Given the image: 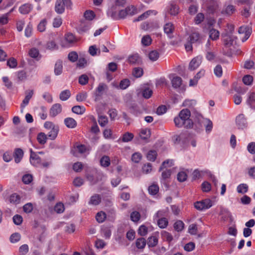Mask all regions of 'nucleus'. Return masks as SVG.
<instances>
[{
    "label": "nucleus",
    "instance_id": "obj_1",
    "mask_svg": "<svg viewBox=\"0 0 255 255\" xmlns=\"http://www.w3.org/2000/svg\"><path fill=\"white\" fill-rule=\"evenodd\" d=\"M191 116L190 111L187 109L182 110L179 113L178 116L174 119L175 126L178 128L184 127L186 128H193L194 124L190 119Z\"/></svg>",
    "mask_w": 255,
    "mask_h": 255
},
{
    "label": "nucleus",
    "instance_id": "obj_2",
    "mask_svg": "<svg viewBox=\"0 0 255 255\" xmlns=\"http://www.w3.org/2000/svg\"><path fill=\"white\" fill-rule=\"evenodd\" d=\"M72 3L71 0H56L55 5V10L58 14H62L67 9L72 8Z\"/></svg>",
    "mask_w": 255,
    "mask_h": 255
},
{
    "label": "nucleus",
    "instance_id": "obj_3",
    "mask_svg": "<svg viewBox=\"0 0 255 255\" xmlns=\"http://www.w3.org/2000/svg\"><path fill=\"white\" fill-rule=\"evenodd\" d=\"M204 6L209 14L214 13L218 8L219 0H202Z\"/></svg>",
    "mask_w": 255,
    "mask_h": 255
},
{
    "label": "nucleus",
    "instance_id": "obj_4",
    "mask_svg": "<svg viewBox=\"0 0 255 255\" xmlns=\"http://www.w3.org/2000/svg\"><path fill=\"white\" fill-rule=\"evenodd\" d=\"M201 123L204 124L205 127V130L207 133L210 132L213 128L212 122L209 119H204L202 116H200L198 118V126L195 128V129L197 131H200L202 130V126Z\"/></svg>",
    "mask_w": 255,
    "mask_h": 255
},
{
    "label": "nucleus",
    "instance_id": "obj_5",
    "mask_svg": "<svg viewBox=\"0 0 255 255\" xmlns=\"http://www.w3.org/2000/svg\"><path fill=\"white\" fill-rule=\"evenodd\" d=\"M90 150L91 148L89 146L76 143L74 145L72 152L74 156H78V154L84 155L89 154Z\"/></svg>",
    "mask_w": 255,
    "mask_h": 255
},
{
    "label": "nucleus",
    "instance_id": "obj_6",
    "mask_svg": "<svg viewBox=\"0 0 255 255\" xmlns=\"http://www.w3.org/2000/svg\"><path fill=\"white\" fill-rule=\"evenodd\" d=\"M200 34L198 32L194 31L189 36L187 42L185 44V48L187 51L192 50V44L198 42L200 39Z\"/></svg>",
    "mask_w": 255,
    "mask_h": 255
},
{
    "label": "nucleus",
    "instance_id": "obj_7",
    "mask_svg": "<svg viewBox=\"0 0 255 255\" xmlns=\"http://www.w3.org/2000/svg\"><path fill=\"white\" fill-rule=\"evenodd\" d=\"M212 202L210 199H206L194 203V206L197 210L203 211L212 206Z\"/></svg>",
    "mask_w": 255,
    "mask_h": 255
},
{
    "label": "nucleus",
    "instance_id": "obj_8",
    "mask_svg": "<svg viewBox=\"0 0 255 255\" xmlns=\"http://www.w3.org/2000/svg\"><path fill=\"white\" fill-rule=\"evenodd\" d=\"M108 89L107 85L103 83L99 84L94 93L95 101L100 100L105 91Z\"/></svg>",
    "mask_w": 255,
    "mask_h": 255
},
{
    "label": "nucleus",
    "instance_id": "obj_9",
    "mask_svg": "<svg viewBox=\"0 0 255 255\" xmlns=\"http://www.w3.org/2000/svg\"><path fill=\"white\" fill-rule=\"evenodd\" d=\"M30 155V162L31 164L35 167H39L41 165V159L37 153L32 151L31 149Z\"/></svg>",
    "mask_w": 255,
    "mask_h": 255
},
{
    "label": "nucleus",
    "instance_id": "obj_10",
    "mask_svg": "<svg viewBox=\"0 0 255 255\" xmlns=\"http://www.w3.org/2000/svg\"><path fill=\"white\" fill-rule=\"evenodd\" d=\"M236 123L238 128L244 129L248 126L247 119L244 114L239 115L236 119Z\"/></svg>",
    "mask_w": 255,
    "mask_h": 255
},
{
    "label": "nucleus",
    "instance_id": "obj_11",
    "mask_svg": "<svg viewBox=\"0 0 255 255\" xmlns=\"http://www.w3.org/2000/svg\"><path fill=\"white\" fill-rule=\"evenodd\" d=\"M238 33L239 34H245V36L242 39V41H246L250 36L252 33V29L248 26L243 25L239 28Z\"/></svg>",
    "mask_w": 255,
    "mask_h": 255
},
{
    "label": "nucleus",
    "instance_id": "obj_12",
    "mask_svg": "<svg viewBox=\"0 0 255 255\" xmlns=\"http://www.w3.org/2000/svg\"><path fill=\"white\" fill-rule=\"evenodd\" d=\"M238 2L242 4H245L246 5L245 6L243 11H242V15L246 17H248L250 15V7L252 4V2L250 0H238Z\"/></svg>",
    "mask_w": 255,
    "mask_h": 255
},
{
    "label": "nucleus",
    "instance_id": "obj_13",
    "mask_svg": "<svg viewBox=\"0 0 255 255\" xmlns=\"http://www.w3.org/2000/svg\"><path fill=\"white\" fill-rule=\"evenodd\" d=\"M202 60V57L201 56H197L192 59L189 63V68L190 70H194L197 69L201 64Z\"/></svg>",
    "mask_w": 255,
    "mask_h": 255
},
{
    "label": "nucleus",
    "instance_id": "obj_14",
    "mask_svg": "<svg viewBox=\"0 0 255 255\" xmlns=\"http://www.w3.org/2000/svg\"><path fill=\"white\" fill-rule=\"evenodd\" d=\"M33 90H30L25 92V97L20 105V108L22 110L29 103L30 99L33 95Z\"/></svg>",
    "mask_w": 255,
    "mask_h": 255
},
{
    "label": "nucleus",
    "instance_id": "obj_15",
    "mask_svg": "<svg viewBox=\"0 0 255 255\" xmlns=\"http://www.w3.org/2000/svg\"><path fill=\"white\" fill-rule=\"evenodd\" d=\"M62 111V107L60 104H55L52 106L50 110V115L55 117Z\"/></svg>",
    "mask_w": 255,
    "mask_h": 255
},
{
    "label": "nucleus",
    "instance_id": "obj_16",
    "mask_svg": "<svg viewBox=\"0 0 255 255\" xmlns=\"http://www.w3.org/2000/svg\"><path fill=\"white\" fill-rule=\"evenodd\" d=\"M222 36L224 38L225 44L229 46L232 45L234 39L236 38V37L232 35V34H230V33H223Z\"/></svg>",
    "mask_w": 255,
    "mask_h": 255
},
{
    "label": "nucleus",
    "instance_id": "obj_17",
    "mask_svg": "<svg viewBox=\"0 0 255 255\" xmlns=\"http://www.w3.org/2000/svg\"><path fill=\"white\" fill-rule=\"evenodd\" d=\"M173 30V25L170 22L166 23L164 26V31L169 38L173 37L172 33Z\"/></svg>",
    "mask_w": 255,
    "mask_h": 255
},
{
    "label": "nucleus",
    "instance_id": "obj_18",
    "mask_svg": "<svg viewBox=\"0 0 255 255\" xmlns=\"http://www.w3.org/2000/svg\"><path fill=\"white\" fill-rule=\"evenodd\" d=\"M33 8V6L29 3H25L19 7V11L22 14H28Z\"/></svg>",
    "mask_w": 255,
    "mask_h": 255
},
{
    "label": "nucleus",
    "instance_id": "obj_19",
    "mask_svg": "<svg viewBox=\"0 0 255 255\" xmlns=\"http://www.w3.org/2000/svg\"><path fill=\"white\" fill-rule=\"evenodd\" d=\"M157 13V12L155 10H149L146 11V12H144L142 14H141L140 16H139L137 18H135L133 19V22H137L140 20H142L146 18H147L149 15L153 14L154 15H155Z\"/></svg>",
    "mask_w": 255,
    "mask_h": 255
},
{
    "label": "nucleus",
    "instance_id": "obj_20",
    "mask_svg": "<svg viewBox=\"0 0 255 255\" xmlns=\"http://www.w3.org/2000/svg\"><path fill=\"white\" fill-rule=\"evenodd\" d=\"M23 156V151L21 148H16L14 150L13 157L15 163H18L20 162Z\"/></svg>",
    "mask_w": 255,
    "mask_h": 255
},
{
    "label": "nucleus",
    "instance_id": "obj_21",
    "mask_svg": "<svg viewBox=\"0 0 255 255\" xmlns=\"http://www.w3.org/2000/svg\"><path fill=\"white\" fill-rule=\"evenodd\" d=\"M128 61L131 64H139L141 60L138 54H134L128 57Z\"/></svg>",
    "mask_w": 255,
    "mask_h": 255
},
{
    "label": "nucleus",
    "instance_id": "obj_22",
    "mask_svg": "<svg viewBox=\"0 0 255 255\" xmlns=\"http://www.w3.org/2000/svg\"><path fill=\"white\" fill-rule=\"evenodd\" d=\"M101 234L106 239H109L112 235V231L110 227L103 226L101 228Z\"/></svg>",
    "mask_w": 255,
    "mask_h": 255
},
{
    "label": "nucleus",
    "instance_id": "obj_23",
    "mask_svg": "<svg viewBox=\"0 0 255 255\" xmlns=\"http://www.w3.org/2000/svg\"><path fill=\"white\" fill-rule=\"evenodd\" d=\"M182 82V80L181 78H180L179 76H174L171 79V83L172 87L175 88L177 89L181 86Z\"/></svg>",
    "mask_w": 255,
    "mask_h": 255
},
{
    "label": "nucleus",
    "instance_id": "obj_24",
    "mask_svg": "<svg viewBox=\"0 0 255 255\" xmlns=\"http://www.w3.org/2000/svg\"><path fill=\"white\" fill-rule=\"evenodd\" d=\"M64 124L68 128H73L77 126L76 121L72 118H67L64 120Z\"/></svg>",
    "mask_w": 255,
    "mask_h": 255
},
{
    "label": "nucleus",
    "instance_id": "obj_25",
    "mask_svg": "<svg viewBox=\"0 0 255 255\" xmlns=\"http://www.w3.org/2000/svg\"><path fill=\"white\" fill-rule=\"evenodd\" d=\"M179 7L175 3L171 2L168 7L169 12L171 15H176L178 13Z\"/></svg>",
    "mask_w": 255,
    "mask_h": 255
},
{
    "label": "nucleus",
    "instance_id": "obj_26",
    "mask_svg": "<svg viewBox=\"0 0 255 255\" xmlns=\"http://www.w3.org/2000/svg\"><path fill=\"white\" fill-rule=\"evenodd\" d=\"M58 131V126L55 127V128H53L52 129H50V131L48 132L47 134V136L50 139L54 140L57 136Z\"/></svg>",
    "mask_w": 255,
    "mask_h": 255
},
{
    "label": "nucleus",
    "instance_id": "obj_27",
    "mask_svg": "<svg viewBox=\"0 0 255 255\" xmlns=\"http://www.w3.org/2000/svg\"><path fill=\"white\" fill-rule=\"evenodd\" d=\"M63 66L62 62L61 61H58L56 62L54 67V73L58 76L60 75L62 72Z\"/></svg>",
    "mask_w": 255,
    "mask_h": 255
},
{
    "label": "nucleus",
    "instance_id": "obj_28",
    "mask_svg": "<svg viewBox=\"0 0 255 255\" xmlns=\"http://www.w3.org/2000/svg\"><path fill=\"white\" fill-rule=\"evenodd\" d=\"M101 198L100 196L98 194H95L91 197L89 203V204L93 205H97L101 202Z\"/></svg>",
    "mask_w": 255,
    "mask_h": 255
},
{
    "label": "nucleus",
    "instance_id": "obj_29",
    "mask_svg": "<svg viewBox=\"0 0 255 255\" xmlns=\"http://www.w3.org/2000/svg\"><path fill=\"white\" fill-rule=\"evenodd\" d=\"M9 200L11 203L17 205L20 202V197L17 194L13 193L9 196Z\"/></svg>",
    "mask_w": 255,
    "mask_h": 255
},
{
    "label": "nucleus",
    "instance_id": "obj_30",
    "mask_svg": "<svg viewBox=\"0 0 255 255\" xmlns=\"http://www.w3.org/2000/svg\"><path fill=\"white\" fill-rule=\"evenodd\" d=\"M158 242V238L156 236H151L147 239V245L149 247L156 246Z\"/></svg>",
    "mask_w": 255,
    "mask_h": 255
},
{
    "label": "nucleus",
    "instance_id": "obj_31",
    "mask_svg": "<svg viewBox=\"0 0 255 255\" xmlns=\"http://www.w3.org/2000/svg\"><path fill=\"white\" fill-rule=\"evenodd\" d=\"M86 111L84 107L80 106H75L72 108V111L78 115L83 114Z\"/></svg>",
    "mask_w": 255,
    "mask_h": 255
},
{
    "label": "nucleus",
    "instance_id": "obj_32",
    "mask_svg": "<svg viewBox=\"0 0 255 255\" xmlns=\"http://www.w3.org/2000/svg\"><path fill=\"white\" fill-rule=\"evenodd\" d=\"M146 242L145 239L143 238H140L136 240L135 242V245L137 248L138 249H143L145 248Z\"/></svg>",
    "mask_w": 255,
    "mask_h": 255
},
{
    "label": "nucleus",
    "instance_id": "obj_33",
    "mask_svg": "<svg viewBox=\"0 0 255 255\" xmlns=\"http://www.w3.org/2000/svg\"><path fill=\"white\" fill-rule=\"evenodd\" d=\"M71 96V93L69 90H65L62 91L59 95V98L63 101L68 100Z\"/></svg>",
    "mask_w": 255,
    "mask_h": 255
},
{
    "label": "nucleus",
    "instance_id": "obj_34",
    "mask_svg": "<svg viewBox=\"0 0 255 255\" xmlns=\"http://www.w3.org/2000/svg\"><path fill=\"white\" fill-rule=\"evenodd\" d=\"M47 139V135L43 132H40L37 136V140L41 144H44L46 143Z\"/></svg>",
    "mask_w": 255,
    "mask_h": 255
},
{
    "label": "nucleus",
    "instance_id": "obj_35",
    "mask_svg": "<svg viewBox=\"0 0 255 255\" xmlns=\"http://www.w3.org/2000/svg\"><path fill=\"white\" fill-rule=\"evenodd\" d=\"M168 224V220L165 218H161L157 220V225L161 229L165 228Z\"/></svg>",
    "mask_w": 255,
    "mask_h": 255
},
{
    "label": "nucleus",
    "instance_id": "obj_36",
    "mask_svg": "<svg viewBox=\"0 0 255 255\" xmlns=\"http://www.w3.org/2000/svg\"><path fill=\"white\" fill-rule=\"evenodd\" d=\"M128 15L132 16L138 13L137 9L133 5L127 6L126 8Z\"/></svg>",
    "mask_w": 255,
    "mask_h": 255
},
{
    "label": "nucleus",
    "instance_id": "obj_37",
    "mask_svg": "<svg viewBox=\"0 0 255 255\" xmlns=\"http://www.w3.org/2000/svg\"><path fill=\"white\" fill-rule=\"evenodd\" d=\"M134 137L133 134L129 132H127L123 135L122 141L124 142H128L131 141Z\"/></svg>",
    "mask_w": 255,
    "mask_h": 255
},
{
    "label": "nucleus",
    "instance_id": "obj_38",
    "mask_svg": "<svg viewBox=\"0 0 255 255\" xmlns=\"http://www.w3.org/2000/svg\"><path fill=\"white\" fill-rule=\"evenodd\" d=\"M101 166L107 167L110 165V159L108 156H104L100 159Z\"/></svg>",
    "mask_w": 255,
    "mask_h": 255
},
{
    "label": "nucleus",
    "instance_id": "obj_39",
    "mask_svg": "<svg viewBox=\"0 0 255 255\" xmlns=\"http://www.w3.org/2000/svg\"><path fill=\"white\" fill-rule=\"evenodd\" d=\"M21 235L18 233H15L11 235L9 238L10 242L11 243H16L20 241Z\"/></svg>",
    "mask_w": 255,
    "mask_h": 255
},
{
    "label": "nucleus",
    "instance_id": "obj_40",
    "mask_svg": "<svg viewBox=\"0 0 255 255\" xmlns=\"http://www.w3.org/2000/svg\"><path fill=\"white\" fill-rule=\"evenodd\" d=\"M248 190V186L246 184H239L237 188V192L239 193L244 194L247 192Z\"/></svg>",
    "mask_w": 255,
    "mask_h": 255
},
{
    "label": "nucleus",
    "instance_id": "obj_41",
    "mask_svg": "<svg viewBox=\"0 0 255 255\" xmlns=\"http://www.w3.org/2000/svg\"><path fill=\"white\" fill-rule=\"evenodd\" d=\"M159 57V53L156 50L150 51L148 54L149 59L152 61H156Z\"/></svg>",
    "mask_w": 255,
    "mask_h": 255
},
{
    "label": "nucleus",
    "instance_id": "obj_42",
    "mask_svg": "<svg viewBox=\"0 0 255 255\" xmlns=\"http://www.w3.org/2000/svg\"><path fill=\"white\" fill-rule=\"evenodd\" d=\"M98 122L101 127H104L108 123V119L106 116H99Z\"/></svg>",
    "mask_w": 255,
    "mask_h": 255
},
{
    "label": "nucleus",
    "instance_id": "obj_43",
    "mask_svg": "<svg viewBox=\"0 0 255 255\" xmlns=\"http://www.w3.org/2000/svg\"><path fill=\"white\" fill-rule=\"evenodd\" d=\"M106 218V215L105 212L102 211L98 212L96 216V220L99 223H103Z\"/></svg>",
    "mask_w": 255,
    "mask_h": 255
},
{
    "label": "nucleus",
    "instance_id": "obj_44",
    "mask_svg": "<svg viewBox=\"0 0 255 255\" xmlns=\"http://www.w3.org/2000/svg\"><path fill=\"white\" fill-rule=\"evenodd\" d=\"M159 191V187L157 185L152 184L148 187V192L150 195H156Z\"/></svg>",
    "mask_w": 255,
    "mask_h": 255
},
{
    "label": "nucleus",
    "instance_id": "obj_45",
    "mask_svg": "<svg viewBox=\"0 0 255 255\" xmlns=\"http://www.w3.org/2000/svg\"><path fill=\"white\" fill-rule=\"evenodd\" d=\"M150 130L147 129H142L139 133L140 138L142 139H147L150 136Z\"/></svg>",
    "mask_w": 255,
    "mask_h": 255
},
{
    "label": "nucleus",
    "instance_id": "obj_46",
    "mask_svg": "<svg viewBox=\"0 0 255 255\" xmlns=\"http://www.w3.org/2000/svg\"><path fill=\"white\" fill-rule=\"evenodd\" d=\"M205 18L204 14L203 13H198L194 18V22L196 24H199L203 21Z\"/></svg>",
    "mask_w": 255,
    "mask_h": 255
},
{
    "label": "nucleus",
    "instance_id": "obj_47",
    "mask_svg": "<svg viewBox=\"0 0 255 255\" xmlns=\"http://www.w3.org/2000/svg\"><path fill=\"white\" fill-rule=\"evenodd\" d=\"M157 152L155 150H150L148 152L146 157L148 160L154 161L156 158Z\"/></svg>",
    "mask_w": 255,
    "mask_h": 255
},
{
    "label": "nucleus",
    "instance_id": "obj_48",
    "mask_svg": "<svg viewBox=\"0 0 255 255\" xmlns=\"http://www.w3.org/2000/svg\"><path fill=\"white\" fill-rule=\"evenodd\" d=\"M17 65V62L16 60L13 57H11L7 60V65L10 68H16Z\"/></svg>",
    "mask_w": 255,
    "mask_h": 255
},
{
    "label": "nucleus",
    "instance_id": "obj_49",
    "mask_svg": "<svg viewBox=\"0 0 255 255\" xmlns=\"http://www.w3.org/2000/svg\"><path fill=\"white\" fill-rule=\"evenodd\" d=\"M253 81V77L250 75H245L243 78V82L246 85H251Z\"/></svg>",
    "mask_w": 255,
    "mask_h": 255
},
{
    "label": "nucleus",
    "instance_id": "obj_50",
    "mask_svg": "<svg viewBox=\"0 0 255 255\" xmlns=\"http://www.w3.org/2000/svg\"><path fill=\"white\" fill-rule=\"evenodd\" d=\"M201 188L203 192H208L211 189V185L209 182L204 181L201 184Z\"/></svg>",
    "mask_w": 255,
    "mask_h": 255
},
{
    "label": "nucleus",
    "instance_id": "obj_51",
    "mask_svg": "<svg viewBox=\"0 0 255 255\" xmlns=\"http://www.w3.org/2000/svg\"><path fill=\"white\" fill-rule=\"evenodd\" d=\"M219 32L215 29H212L210 30V35L209 37L211 39L213 40H215L219 38Z\"/></svg>",
    "mask_w": 255,
    "mask_h": 255
},
{
    "label": "nucleus",
    "instance_id": "obj_52",
    "mask_svg": "<svg viewBox=\"0 0 255 255\" xmlns=\"http://www.w3.org/2000/svg\"><path fill=\"white\" fill-rule=\"evenodd\" d=\"M184 223L181 221H177L174 224V228L177 232L181 231L184 228Z\"/></svg>",
    "mask_w": 255,
    "mask_h": 255
},
{
    "label": "nucleus",
    "instance_id": "obj_53",
    "mask_svg": "<svg viewBox=\"0 0 255 255\" xmlns=\"http://www.w3.org/2000/svg\"><path fill=\"white\" fill-rule=\"evenodd\" d=\"M68 58L70 61L74 62L78 60V55L76 52L72 51L68 54Z\"/></svg>",
    "mask_w": 255,
    "mask_h": 255
},
{
    "label": "nucleus",
    "instance_id": "obj_54",
    "mask_svg": "<svg viewBox=\"0 0 255 255\" xmlns=\"http://www.w3.org/2000/svg\"><path fill=\"white\" fill-rule=\"evenodd\" d=\"M173 164V161L171 159H167L162 163L161 167H160L159 170L161 171L164 168L168 167H171Z\"/></svg>",
    "mask_w": 255,
    "mask_h": 255
},
{
    "label": "nucleus",
    "instance_id": "obj_55",
    "mask_svg": "<svg viewBox=\"0 0 255 255\" xmlns=\"http://www.w3.org/2000/svg\"><path fill=\"white\" fill-rule=\"evenodd\" d=\"M143 70L139 67H136L133 69L132 74L133 76L139 78L143 75Z\"/></svg>",
    "mask_w": 255,
    "mask_h": 255
},
{
    "label": "nucleus",
    "instance_id": "obj_56",
    "mask_svg": "<svg viewBox=\"0 0 255 255\" xmlns=\"http://www.w3.org/2000/svg\"><path fill=\"white\" fill-rule=\"evenodd\" d=\"M151 38L149 35L144 36L141 39V43L143 45L147 46L151 43Z\"/></svg>",
    "mask_w": 255,
    "mask_h": 255
},
{
    "label": "nucleus",
    "instance_id": "obj_57",
    "mask_svg": "<svg viewBox=\"0 0 255 255\" xmlns=\"http://www.w3.org/2000/svg\"><path fill=\"white\" fill-rule=\"evenodd\" d=\"M33 180V177L31 174H26L23 176L22 180L25 184H28L31 182Z\"/></svg>",
    "mask_w": 255,
    "mask_h": 255
},
{
    "label": "nucleus",
    "instance_id": "obj_58",
    "mask_svg": "<svg viewBox=\"0 0 255 255\" xmlns=\"http://www.w3.org/2000/svg\"><path fill=\"white\" fill-rule=\"evenodd\" d=\"M87 98V93L85 92H83L78 94L76 95V100L78 102H83Z\"/></svg>",
    "mask_w": 255,
    "mask_h": 255
},
{
    "label": "nucleus",
    "instance_id": "obj_59",
    "mask_svg": "<svg viewBox=\"0 0 255 255\" xmlns=\"http://www.w3.org/2000/svg\"><path fill=\"white\" fill-rule=\"evenodd\" d=\"M47 24V21L45 19H42L38 24L37 26V29L40 32H43L45 31L46 28V25Z\"/></svg>",
    "mask_w": 255,
    "mask_h": 255
},
{
    "label": "nucleus",
    "instance_id": "obj_60",
    "mask_svg": "<svg viewBox=\"0 0 255 255\" xmlns=\"http://www.w3.org/2000/svg\"><path fill=\"white\" fill-rule=\"evenodd\" d=\"M196 104V101L195 100H186L183 103V106L191 108Z\"/></svg>",
    "mask_w": 255,
    "mask_h": 255
},
{
    "label": "nucleus",
    "instance_id": "obj_61",
    "mask_svg": "<svg viewBox=\"0 0 255 255\" xmlns=\"http://www.w3.org/2000/svg\"><path fill=\"white\" fill-rule=\"evenodd\" d=\"M84 15L86 19L89 20H92L95 16V14L92 10H86Z\"/></svg>",
    "mask_w": 255,
    "mask_h": 255
},
{
    "label": "nucleus",
    "instance_id": "obj_62",
    "mask_svg": "<svg viewBox=\"0 0 255 255\" xmlns=\"http://www.w3.org/2000/svg\"><path fill=\"white\" fill-rule=\"evenodd\" d=\"M46 48L49 50H55L58 48V46L55 41H50L48 42L46 44Z\"/></svg>",
    "mask_w": 255,
    "mask_h": 255
},
{
    "label": "nucleus",
    "instance_id": "obj_63",
    "mask_svg": "<svg viewBox=\"0 0 255 255\" xmlns=\"http://www.w3.org/2000/svg\"><path fill=\"white\" fill-rule=\"evenodd\" d=\"M247 150L248 152L252 154H255V142H250L247 146Z\"/></svg>",
    "mask_w": 255,
    "mask_h": 255
},
{
    "label": "nucleus",
    "instance_id": "obj_64",
    "mask_svg": "<svg viewBox=\"0 0 255 255\" xmlns=\"http://www.w3.org/2000/svg\"><path fill=\"white\" fill-rule=\"evenodd\" d=\"M255 102V93H251L249 98L247 99V103L250 107H252V105L254 102Z\"/></svg>",
    "mask_w": 255,
    "mask_h": 255
}]
</instances>
